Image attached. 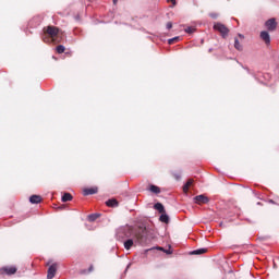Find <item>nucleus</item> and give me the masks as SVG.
Here are the masks:
<instances>
[{
    "label": "nucleus",
    "instance_id": "f257e3e1",
    "mask_svg": "<svg viewBox=\"0 0 279 279\" xmlns=\"http://www.w3.org/2000/svg\"><path fill=\"white\" fill-rule=\"evenodd\" d=\"M45 36L43 40L44 43H53L54 45H58L62 43V36H60V28L56 26H46L43 29Z\"/></svg>",
    "mask_w": 279,
    "mask_h": 279
},
{
    "label": "nucleus",
    "instance_id": "f03ea898",
    "mask_svg": "<svg viewBox=\"0 0 279 279\" xmlns=\"http://www.w3.org/2000/svg\"><path fill=\"white\" fill-rule=\"evenodd\" d=\"M135 239L140 245H147L149 239H154V233L147 227H140L135 233Z\"/></svg>",
    "mask_w": 279,
    "mask_h": 279
},
{
    "label": "nucleus",
    "instance_id": "7ed1b4c3",
    "mask_svg": "<svg viewBox=\"0 0 279 279\" xmlns=\"http://www.w3.org/2000/svg\"><path fill=\"white\" fill-rule=\"evenodd\" d=\"M16 271H19L16 266H4V267L0 268L1 276H14V274H16Z\"/></svg>",
    "mask_w": 279,
    "mask_h": 279
},
{
    "label": "nucleus",
    "instance_id": "20e7f679",
    "mask_svg": "<svg viewBox=\"0 0 279 279\" xmlns=\"http://www.w3.org/2000/svg\"><path fill=\"white\" fill-rule=\"evenodd\" d=\"M214 29L216 32H219L221 34L222 38H226V36H228V34H230V29H228L227 26L221 23H216L214 25Z\"/></svg>",
    "mask_w": 279,
    "mask_h": 279
},
{
    "label": "nucleus",
    "instance_id": "39448f33",
    "mask_svg": "<svg viewBox=\"0 0 279 279\" xmlns=\"http://www.w3.org/2000/svg\"><path fill=\"white\" fill-rule=\"evenodd\" d=\"M265 26L268 32H276V29H278V22H276V19L272 17L266 21Z\"/></svg>",
    "mask_w": 279,
    "mask_h": 279
},
{
    "label": "nucleus",
    "instance_id": "423d86ee",
    "mask_svg": "<svg viewBox=\"0 0 279 279\" xmlns=\"http://www.w3.org/2000/svg\"><path fill=\"white\" fill-rule=\"evenodd\" d=\"M58 272V264H52L49 266L47 271V279H53L56 278V274Z\"/></svg>",
    "mask_w": 279,
    "mask_h": 279
},
{
    "label": "nucleus",
    "instance_id": "0eeeda50",
    "mask_svg": "<svg viewBox=\"0 0 279 279\" xmlns=\"http://www.w3.org/2000/svg\"><path fill=\"white\" fill-rule=\"evenodd\" d=\"M195 204H198V206H202L203 204H208L210 202V198L208 196L201 194L194 197Z\"/></svg>",
    "mask_w": 279,
    "mask_h": 279
},
{
    "label": "nucleus",
    "instance_id": "6e6552de",
    "mask_svg": "<svg viewBox=\"0 0 279 279\" xmlns=\"http://www.w3.org/2000/svg\"><path fill=\"white\" fill-rule=\"evenodd\" d=\"M260 39L265 43V45H271V37L267 31L260 33Z\"/></svg>",
    "mask_w": 279,
    "mask_h": 279
},
{
    "label": "nucleus",
    "instance_id": "1a4fd4ad",
    "mask_svg": "<svg viewBox=\"0 0 279 279\" xmlns=\"http://www.w3.org/2000/svg\"><path fill=\"white\" fill-rule=\"evenodd\" d=\"M147 191H150V193H154L155 195H160L161 190L158 185L150 184L147 189Z\"/></svg>",
    "mask_w": 279,
    "mask_h": 279
},
{
    "label": "nucleus",
    "instance_id": "9d476101",
    "mask_svg": "<svg viewBox=\"0 0 279 279\" xmlns=\"http://www.w3.org/2000/svg\"><path fill=\"white\" fill-rule=\"evenodd\" d=\"M106 206H108L109 208H117V206H119V201H117V198L108 199L106 202Z\"/></svg>",
    "mask_w": 279,
    "mask_h": 279
},
{
    "label": "nucleus",
    "instance_id": "9b49d317",
    "mask_svg": "<svg viewBox=\"0 0 279 279\" xmlns=\"http://www.w3.org/2000/svg\"><path fill=\"white\" fill-rule=\"evenodd\" d=\"M29 202H31V204H40V202H43V196H40V195H32L29 197Z\"/></svg>",
    "mask_w": 279,
    "mask_h": 279
},
{
    "label": "nucleus",
    "instance_id": "f8f14e48",
    "mask_svg": "<svg viewBox=\"0 0 279 279\" xmlns=\"http://www.w3.org/2000/svg\"><path fill=\"white\" fill-rule=\"evenodd\" d=\"M195 181L193 179H189L187 182L183 185V193H189V189H191V186H193V183Z\"/></svg>",
    "mask_w": 279,
    "mask_h": 279
},
{
    "label": "nucleus",
    "instance_id": "ddd939ff",
    "mask_svg": "<svg viewBox=\"0 0 279 279\" xmlns=\"http://www.w3.org/2000/svg\"><path fill=\"white\" fill-rule=\"evenodd\" d=\"M97 193V187H89L83 191V195H95Z\"/></svg>",
    "mask_w": 279,
    "mask_h": 279
},
{
    "label": "nucleus",
    "instance_id": "4468645a",
    "mask_svg": "<svg viewBox=\"0 0 279 279\" xmlns=\"http://www.w3.org/2000/svg\"><path fill=\"white\" fill-rule=\"evenodd\" d=\"M154 208L155 210H158V213H160L161 215L166 213L165 205H162L161 203L155 204Z\"/></svg>",
    "mask_w": 279,
    "mask_h": 279
},
{
    "label": "nucleus",
    "instance_id": "2eb2a0df",
    "mask_svg": "<svg viewBox=\"0 0 279 279\" xmlns=\"http://www.w3.org/2000/svg\"><path fill=\"white\" fill-rule=\"evenodd\" d=\"M206 252H208V248H198L193 251L191 254H193L194 256H199L202 254H206Z\"/></svg>",
    "mask_w": 279,
    "mask_h": 279
},
{
    "label": "nucleus",
    "instance_id": "dca6fc26",
    "mask_svg": "<svg viewBox=\"0 0 279 279\" xmlns=\"http://www.w3.org/2000/svg\"><path fill=\"white\" fill-rule=\"evenodd\" d=\"M159 221H161V223H169V216L167 215V211L161 214Z\"/></svg>",
    "mask_w": 279,
    "mask_h": 279
},
{
    "label": "nucleus",
    "instance_id": "f3484780",
    "mask_svg": "<svg viewBox=\"0 0 279 279\" xmlns=\"http://www.w3.org/2000/svg\"><path fill=\"white\" fill-rule=\"evenodd\" d=\"M234 49H236L238 51H243V46L241 45V43L239 41V38H234Z\"/></svg>",
    "mask_w": 279,
    "mask_h": 279
},
{
    "label": "nucleus",
    "instance_id": "a211bd4d",
    "mask_svg": "<svg viewBox=\"0 0 279 279\" xmlns=\"http://www.w3.org/2000/svg\"><path fill=\"white\" fill-rule=\"evenodd\" d=\"M61 201L62 202H71V201H73V195H71V193H64Z\"/></svg>",
    "mask_w": 279,
    "mask_h": 279
},
{
    "label": "nucleus",
    "instance_id": "6ab92c4d",
    "mask_svg": "<svg viewBox=\"0 0 279 279\" xmlns=\"http://www.w3.org/2000/svg\"><path fill=\"white\" fill-rule=\"evenodd\" d=\"M132 245H134V240L130 239L124 242L125 250H132Z\"/></svg>",
    "mask_w": 279,
    "mask_h": 279
},
{
    "label": "nucleus",
    "instance_id": "aec40b11",
    "mask_svg": "<svg viewBox=\"0 0 279 279\" xmlns=\"http://www.w3.org/2000/svg\"><path fill=\"white\" fill-rule=\"evenodd\" d=\"M57 53H64L66 51V48L63 45H59L56 48Z\"/></svg>",
    "mask_w": 279,
    "mask_h": 279
},
{
    "label": "nucleus",
    "instance_id": "412c9836",
    "mask_svg": "<svg viewBox=\"0 0 279 279\" xmlns=\"http://www.w3.org/2000/svg\"><path fill=\"white\" fill-rule=\"evenodd\" d=\"M180 41V37H174L168 40L169 45H174V43H179Z\"/></svg>",
    "mask_w": 279,
    "mask_h": 279
},
{
    "label": "nucleus",
    "instance_id": "4be33fe9",
    "mask_svg": "<svg viewBox=\"0 0 279 279\" xmlns=\"http://www.w3.org/2000/svg\"><path fill=\"white\" fill-rule=\"evenodd\" d=\"M172 175L177 180H180L182 178V173L181 172H172Z\"/></svg>",
    "mask_w": 279,
    "mask_h": 279
},
{
    "label": "nucleus",
    "instance_id": "5701e85b",
    "mask_svg": "<svg viewBox=\"0 0 279 279\" xmlns=\"http://www.w3.org/2000/svg\"><path fill=\"white\" fill-rule=\"evenodd\" d=\"M156 250H159V252H165L166 254H172L171 251H167L162 246H157Z\"/></svg>",
    "mask_w": 279,
    "mask_h": 279
},
{
    "label": "nucleus",
    "instance_id": "b1692460",
    "mask_svg": "<svg viewBox=\"0 0 279 279\" xmlns=\"http://www.w3.org/2000/svg\"><path fill=\"white\" fill-rule=\"evenodd\" d=\"M185 32H186V34H193V32H195V28L189 26L185 28Z\"/></svg>",
    "mask_w": 279,
    "mask_h": 279
},
{
    "label": "nucleus",
    "instance_id": "393cba45",
    "mask_svg": "<svg viewBox=\"0 0 279 279\" xmlns=\"http://www.w3.org/2000/svg\"><path fill=\"white\" fill-rule=\"evenodd\" d=\"M88 219H89L90 221H95V219H97V215H89V216H88Z\"/></svg>",
    "mask_w": 279,
    "mask_h": 279
},
{
    "label": "nucleus",
    "instance_id": "a878e982",
    "mask_svg": "<svg viewBox=\"0 0 279 279\" xmlns=\"http://www.w3.org/2000/svg\"><path fill=\"white\" fill-rule=\"evenodd\" d=\"M166 27H167V29H171V27H173V23L168 22V23L166 24Z\"/></svg>",
    "mask_w": 279,
    "mask_h": 279
},
{
    "label": "nucleus",
    "instance_id": "bb28decb",
    "mask_svg": "<svg viewBox=\"0 0 279 279\" xmlns=\"http://www.w3.org/2000/svg\"><path fill=\"white\" fill-rule=\"evenodd\" d=\"M94 270H95V267H94L93 265H90L89 268H88V270H87V272H88V274H92V271H94Z\"/></svg>",
    "mask_w": 279,
    "mask_h": 279
},
{
    "label": "nucleus",
    "instance_id": "cd10ccee",
    "mask_svg": "<svg viewBox=\"0 0 279 279\" xmlns=\"http://www.w3.org/2000/svg\"><path fill=\"white\" fill-rule=\"evenodd\" d=\"M80 274H81L82 276H84V275L88 274V270L83 269V270L80 271Z\"/></svg>",
    "mask_w": 279,
    "mask_h": 279
},
{
    "label": "nucleus",
    "instance_id": "c85d7f7f",
    "mask_svg": "<svg viewBox=\"0 0 279 279\" xmlns=\"http://www.w3.org/2000/svg\"><path fill=\"white\" fill-rule=\"evenodd\" d=\"M168 1L172 2V5H177L178 3L175 0H168Z\"/></svg>",
    "mask_w": 279,
    "mask_h": 279
},
{
    "label": "nucleus",
    "instance_id": "c756f323",
    "mask_svg": "<svg viewBox=\"0 0 279 279\" xmlns=\"http://www.w3.org/2000/svg\"><path fill=\"white\" fill-rule=\"evenodd\" d=\"M239 38H241V40H243V38H245V36L239 34Z\"/></svg>",
    "mask_w": 279,
    "mask_h": 279
},
{
    "label": "nucleus",
    "instance_id": "7c9ffc66",
    "mask_svg": "<svg viewBox=\"0 0 279 279\" xmlns=\"http://www.w3.org/2000/svg\"><path fill=\"white\" fill-rule=\"evenodd\" d=\"M151 250H154V248H148V250H146L145 252H151Z\"/></svg>",
    "mask_w": 279,
    "mask_h": 279
},
{
    "label": "nucleus",
    "instance_id": "2f4dec72",
    "mask_svg": "<svg viewBox=\"0 0 279 279\" xmlns=\"http://www.w3.org/2000/svg\"><path fill=\"white\" fill-rule=\"evenodd\" d=\"M117 1H119V0H113V3L117 4Z\"/></svg>",
    "mask_w": 279,
    "mask_h": 279
},
{
    "label": "nucleus",
    "instance_id": "473e14b6",
    "mask_svg": "<svg viewBox=\"0 0 279 279\" xmlns=\"http://www.w3.org/2000/svg\"><path fill=\"white\" fill-rule=\"evenodd\" d=\"M270 204H274V201H269Z\"/></svg>",
    "mask_w": 279,
    "mask_h": 279
}]
</instances>
